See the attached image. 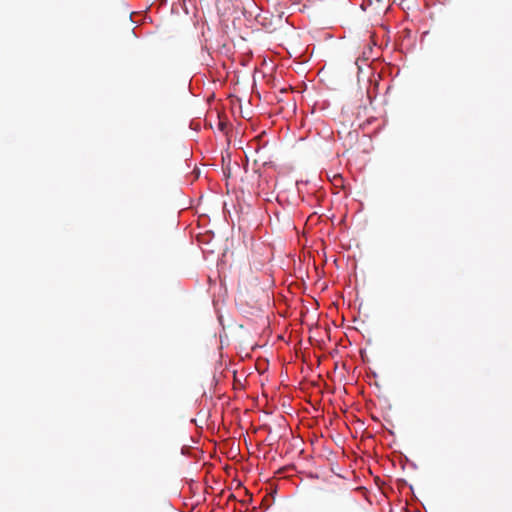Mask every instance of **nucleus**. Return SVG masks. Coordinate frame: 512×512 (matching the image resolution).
Instances as JSON below:
<instances>
[{
	"label": "nucleus",
	"mask_w": 512,
	"mask_h": 512,
	"mask_svg": "<svg viewBox=\"0 0 512 512\" xmlns=\"http://www.w3.org/2000/svg\"><path fill=\"white\" fill-rule=\"evenodd\" d=\"M271 198H268L267 201H272L275 199L279 204L284 205L287 202V194H271Z\"/></svg>",
	"instance_id": "f257e3e1"
},
{
	"label": "nucleus",
	"mask_w": 512,
	"mask_h": 512,
	"mask_svg": "<svg viewBox=\"0 0 512 512\" xmlns=\"http://www.w3.org/2000/svg\"><path fill=\"white\" fill-rule=\"evenodd\" d=\"M335 181H336V182H342V178H341V177L336 178V179H335Z\"/></svg>",
	"instance_id": "f03ea898"
}]
</instances>
